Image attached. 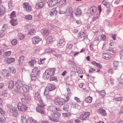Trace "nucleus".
<instances>
[{
  "instance_id": "obj_1",
  "label": "nucleus",
  "mask_w": 123,
  "mask_h": 123,
  "mask_svg": "<svg viewBox=\"0 0 123 123\" xmlns=\"http://www.w3.org/2000/svg\"><path fill=\"white\" fill-rule=\"evenodd\" d=\"M56 69L52 68L48 69L45 71V74L43 75V78L45 79H48L54 74Z\"/></svg>"
},
{
  "instance_id": "obj_2",
  "label": "nucleus",
  "mask_w": 123,
  "mask_h": 123,
  "mask_svg": "<svg viewBox=\"0 0 123 123\" xmlns=\"http://www.w3.org/2000/svg\"><path fill=\"white\" fill-rule=\"evenodd\" d=\"M66 98V99L59 97L55 98L54 99V103L56 105H62L65 102L68 101L69 100V98L68 96H67Z\"/></svg>"
},
{
  "instance_id": "obj_3",
  "label": "nucleus",
  "mask_w": 123,
  "mask_h": 123,
  "mask_svg": "<svg viewBox=\"0 0 123 123\" xmlns=\"http://www.w3.org/2000/svg\"><path fill=\"white\" fill-rule=\"evenodd\" d=\"M17 108L19 111L24 112L28 110V107L21 102H19L17 105Z\"/></svg>"
},
{
  "instance_id": "obj_4",
  "label": "nucleus",
  "mask_w": 123,
  "mask_h": 123,
  "mask_svg": "<svg viewBox=\"0 0 123 123\" xmlns=\"http://www.w3.org/2000/svg\"><path fill=\"white\" fill-rule=\"evenodd\" d=\"M37 105L38 106L36 108L37 111L41 114H44L45 111L44 109V107L45 106V105L43 103H38Z\"/></svg>"
},
{
  "instance_id": "obj_5",
  "label": "nucleus",
  "mask_w": 123,
  "mask_h": 123,
  "mask_svg": "<svg viewBox=\"0 0 123 123\" xmlns=\"http://www.w3.org/2000/svg\"><path fill=\"white\" fill-rule=\"evenodd\" d=\"M35 98L37 101V104L39 103H43L40 93L38 92H36L35 95Z\"/></svg>"
},
{
  "instance_id": "obj_6",
  "label": "nucleus",
  "mask_w": 123,
  "mask_h": 123,
  "mask_svg": "<svg viewBox=\"0 0 123 123\" xmlns=\"http://www.w3.org/2000/svg\"><path fill=\"white\" fill-rule=\"evenodd\" d=\"M90 115V112H86L83 113L80 116V118L82 120H85Z\"/></svg>"
},
{
  "instance_id": "obj_7",
  "label": "nucleus",
  "mask_w": 123,
  "mask_h": 123,
  "mask_svg": "<svg viewBox=\"0 0 123 123\" xmlns=\"http://www.w3.org/2000/svg\"><path fill=\"white\" fill-rule=\"evenodd\" d=\"M32 39L33 43L35 45L37 44L42 40V39L38 36L34 37Z\"/></svg>"
},
{
  "instance_id": "obj_8",
  "label": "nucleus",
  "mask_w": 123,
  "mask_h": 123,
  "mask_svg": "<svg viewBox=\"0 0 123 123\" xmlns=\"http://www.w3.org/2000/svg\"><path fill=\"white\" fill-rule=\"evenodd\" d=\"M23 7L25 9V10L27 12L30 11L31 10V6L28 2H25L23 4Z\"/></svg>"
},
{
  "instance_id": "obj_9",
  "label": "nucleus",
  "mask_w": 123,
  "mask_h": 123,
  "mask_svg": "<svg viewBox=\"0 0 123 123\" xmlns=\"http://www.w3.org/2000/svg\"><path fill=\"white\" fill-rule=\"evenodd\" d=\"M97 11V7L95 6H92L90 8V11L92 14L94 15L96 14Z\"/></svg>"
},
{
  "instance_id": "obj_10",
  "label": "nucleus",
  "mask_w": 123,
  "mask_h": 123,
  "mask_svg": "<svg viewBox=\"0 0 123 123\" xmlns=\"http://www.w3.org/2000/svg\"><path fill=\"white\" fill-rule=\"evenodd\" d=\"M50 110L52 112H54L61 110L60 109L55 106H49Z\"/></svg>"
},
{
  "instance_id": "obj_11",
  "label": "nucleus",
  "mask_w": 123,
  "mask_h": 123,
  "mask_svg": "<svg viewBox=\"0 0 123 123\" xmlns=\"http://www.w3.org/2000/svg\"><path fill=\"white\" fill-rule=\"evenodd\" d=\"M1 73L4 77H8L10 75V72L9 70L4 69L1 71Z\"/></svg>"
},
{
  "instance_id": "obj_12",
  "label": "nucleus",
  "mask_w": 123,
  "mask_h": 123,
  "mask_svg": "<svg viewBox=\"0 0 123 123\" xmlns=\"http://www.w3.org/2000/svg\"><path fill=\"white\" fill-rule=\"evenodd\" d=\"M58 2L57 0H52L49 1L48 4L49 7H51L56 5Z\"/></svg>"
},
{
  "instance_id": "obj_13",
  "label": "nucleus",
  "mask_w": 123,
  "mask_h": 123,
  "mask_svg": "<svg viewBox=\"0 0 123 123\" xmlns=\"http://www.w3.org/2000/svg\"><path fill=\"white\" fill-rule=\"evenodd\" d=\"M22 85V81L20 80H17L16 82L15 85L16 87L18 89L20 88Z\"/></svg>"
},
{
  "instance_id": "obj_14",
  "label": "nucleus",
  "mask_w": 123,
  "mask_h": 123,
  "mask_svg": "<svg viewBox=\"0 0 123 123\" xmlns=\"http://www.w3.org/2000/svg\"><path fill=\"white\" fill-rule=\"evenodd\" d=\"M57 11L56 10V8H54L52 9L51 10L50 15L51 16H54L55 15H56L57 13Z\"/></svg>"
},
{
  "instance_id": "obj_15",
  "label": "nucleus",
  "mask_w": 123,
  "mask_h": 123,
  "mask_svg": "<svg viewBox=\"0 0 123 123\" xmlns=\"http://www.w3.org/2000/svg\"><path fill=\"white\" fill-rule=\"evenodd\" d=\"M98 113H101V114L102 116H105L107 115V113L105 109L100 108L98 110Z\"/></svg>"
},
{
  "instance_id": "obj_16",
  "label": "nucleus",
  "mask_w": 123,
  "mask_h": 123,
  "mask_svg": "<svg viewBox=\"0 0 123 123\" xmlns=\"http://www.w3.org/2000/svg\"><path fill=\"white\" fill-rule=\"evenodd\" d=\"M98 93L99 94V95L102 98H103L105 96L106 92L105 90H102L101 91L98 92Z\"/></svg>"
},
{
  "instance_id": "obj_17",
  "label": "nucleus",
  "mask_w": 123,
  "mask_h": 123,
  "mask_svg": "<svg viewBox=\"0 0 123 123\" xmlns=\"http://www.w3.org/2000/svg\"><path fill=\"white\" fill-rule=\"evenodd\" d=\"M56 88L55 86L53 84H50L48 87L46 88V89L50 91H51L54 90Z\"/></svg>"
},
{
  "instance_id": "obj_18",
  "label": "nucleus",
  "mask_w": 123,
  "mask_h": 123,
  "mask_svg": "<svg viewBox=\"0 0 123 123\" xmlns=\"http://www.w3.org/2000/svg\"><path fill=\"white\" fill-rule=\"evenodd\" d=\"M23 91L25 92H29V88L28 86L24 84L22 87Z\"/></svg>"
},
{
  "instance_id": "obj_19",
  "label": "nucleus",
  "mask_w": 123,
  "mask_h": 123,
  "mask_svg": "<svg viewBox=\"0 0 123 123\" xmlns=\"http://www.w3.org/2000/svg\"><path fill=\"white\" fill-rule=\"evenodd\" d=\"M15 59L14 58H7L6 61V62L8 64H10L15 62Z\"/></svg>"
},
{
  "instance_id": "obj_20",
  "label": "nucleus",
  "mask_w": 123,
  "mask_h": 123,
  "mask_svg": "<svg viewBox=\"0 0 123 123\" xmlns=\"http://www.w3.org/2000/svg\"><path fill=\"white\" fill-rule=\"evenodd\" d=\"M102 57L107 60H108L110 59L111 58V56L108 54L107 53H104L102 55Z\"/></svg>"
},
{
  "instance_id": "obj_21",
  "label": "nucleus",
  "mask_w": 123,
  "mask_h": 123,
  "mask_svg": "<svg viewBox=\"0 0 123 123\" xmlns=\"http://www.w3.org/2000/svg\"><path fill=\"white\" fill-rule=\"evenodd\" d=\"M44 4L42 2H39L37 3L35 7L37 8H41L43 6Z\"/></svg>"
},
{
  "instance_id": "obj_22",
  "label": "nucleus",
  "mask_w": 123,
  "mask_h": 123,
  "mask_svg": "<svg viewBox=\"0 0 123 123\" xmlns=\"http://www.w3.org/2000/svg\"><path fill=\"white\" fill-rule=\"evenodd\" d=\"M36 30L34 29H32L29 31L28 32V34L33 35L35 34L36 33Z\"/></svg>"
},
{
  "instance_id": "obj_23",
  "label": "nucleus",
  "mask_w": 123,
  "mask_h": 123,
  "mask_svg": "<svg viewBox=\"0 0 123 123\" xmlns=\"http://www.w3.org/2000/svg\"><path fill=\"white\" fill-rule=\"evenodd\" d=\"M20 122L21 123H27V120L26 118L24 116H21Z\"/></svg>"
},
{
  "instance_id": "obj_24",
  "label": "nucleus",
  "mask_w": 123,
  "mask_h": 123,
  "mask_svg": "<svg viewBox=\"0 0 123 123\" xmlns=\"http://www.w3.org/2000/svg\"><path fill=\"white\" fill-rule=\"evenodd\" d=\"M107 0H104L102 2V4L106 7H109L110 6V4L107 1Z\"/></svg>"
},
{
  "instance_id": "obj_25",
  "label": "nucleus",
  "mask_w": 123,
  "mask_h": 123,
  "mask_svg": "<svg viewBox=\"0 0 123 123\" xmlns=\"http://www.w3.org/2000/svg\"><path fill=\"white\" fill-rule=\"evenodd\" d=\"M60 116L61 114L58 112L53 113L52 114V117L54 118H58L60 117Z\"/></svg>"
},
{
  "instance_id": "obj_26",
  "label": "nucleus",
  "mask_w": 123,
  "mask_h": 123,
  "mask_svg": "<svg viewBox=\"0 0 123 123\" xmlns=\"http://www.w3.org/2000/svg\"><path fill=\"white\" fill-rule=\"evenodd\" d=\"M53 41V38L51 36L48 37L46 40L47 43L48 44L52 43Z\"/></svg>"
},
{
  "instance_id": "obj_27",
  "label": "nucleus",
  "mask_w": 123,
  "mask_h": 123,
  "mask_svg": "<svg viewBox=\"0 0 123 123\" xmlns=\"http://www.w3.org/2000/svg\"><path fill=\"white\" fill-rule=\"evenodd\" d=\"M92 98L91 97H88L85 98V101L88 103H90L92 102Z\"/></svg>"
},
{
  "instance_id": "obj_28",
  "label": "nucleus",
  "mask_w": 123,
  "mask_h": 123,
  "mask_svg": "<svg viewBox=\"0 0 123 123\" xmlns=\"http://www.w3.org/2000/svg\"><path fill=\"white\" fill-rule=\"evenodd\" d=\"M63 109L64 110L68 111L70 110V108L69 105L66 104L64 105Z\"/></svg>"
},
{
  "instance_id": "obj_29",
  "label": "nucleus",
  "mask_w": 123,
  "mask_h": 123,
  "mask_svg": "<svg viewBox=\"0 0 123 123\" xmlns=\"http://www.w3.org/2000/svg\"><path fill=\"white\" fill-rule=\"evenodd\" d=\"M36 62V61L35 59H32L31 61L29 62V64L31 66H34V64Z\"/></svg>"
},
{
  "instance_id": "obj_30",
  "label": "nucleus",
  "mask_w": 123,
  "mask_h": 123,
  "mask_svg": "<svg viewBox=\"0 0 123 123\" xmlns=\"http://www.w3.org/2000/svg\"><path fill=\"white\" fill-rule=\"evenodd\" d=\"M14 86V82L12 80L10 81L9 82L8 88L10 89H12L13 87Z\"/></svg>"
},
{
  "instance_id": "obj_31",
  "label": "nucleus",
  "mask_w": 123,
  "mask_h": 123,
  "mask_svg": "<svg viewBox=\"0 0 123 123\" xmlns=\"http://www.w3.org/2000/svg\"><path fill=\"white\" fill-rule=\"evenodd\" d=\"M9 71L12 74H15L16 73V70L13 67H9L8 68Z\"/></svg>"
},
{
  "instance_id": "obj_32",
  "label": "nucleus",
  "mask_w": 123,
  "mask_h": 123,
  "mask_svg": "<svg viewBox=\"0 0 123 123\" xmlns=\"http://www.w3.org/2000/svg\"><path fill=\"white\" fill-rule=\"evenodd\" d=\"M10 18L12 19L16 18L15 12L13 11L10 14Z\"/></svg>"
},
{
  "instance_id": "obj_33",
  "label": "nucleus",
  "mask_w": 123,
  "mask_h": 123,
  "mask_svg": "<svg viewBox=\"0 0 123 123\" xmlns=\"http://www.w3.org/2000/svg\"><path fill=\"white\" fill-rule=\"evenodd\" d=\"M42 33L44 36H47L48 35L49 33V31L47 30H43L42 31Z\"/></svg>"
},
{
  "instance_id": "obj_34",
  "label": "nucleus",
  "mask_w": 123,
  "mask_h": 123,
  "mask_svg": "<svg viewBox=\"0 0 123 123\" xmlns=\"http://www.w3.org/2000/svg\"><path fill=\"white\" fill-rule=\"evenodd\" d=\"M1 8L0 9V15H3L5 12V9L3 6H0Z\"/></svg>"
},
{
  "instance_id": "obj_35",
  "label": "nucleus",
  "mask_w": 123,
  "mask_h": 123,
  "mask_svg": "<svg viewBox=\"0 0 123 123\" xmlns=\"http://www.w3.org/2000/svg\"><path fill=\"white\" fill-rule=\"evenodd\" d=\"M24 57L23 56H20L18 60V62L20 65L22 64L24 60Z\"/></svg>"
},
{
  "instance_id": "obj_36",
  "label": "nucleus",
  "mask_w": 123,
  "mask_h": 123,
  "mask_svg": "<svg viewBox=\"0 0 123 123\" xmlns=\"http://www.w3.org/2000/svg\"><path fill=\"white\" fill-rule=\"evenodd\" d=\"M12 24L13 26L16 25L17 24V19L16 18L12 19L11 21Z\"/></svg>"
},
{
  "instance_id": "obj_37",
  "label": "nucleus",
  "mask_w": 123,
  "mask_h": 123,
  "mask_svg": "<svg viewBox=\"0 0 123 123\" xmlns=\"http://www.w3.org/2000/svg\"><path fill=\"white\" fill-rule=\"evenodd\" d=\"M75 15L77 16H79L81 14V11L79 9H77L75 13Z\"/></svg>"
},
{
  "instance_id": "obj_38",
  "label": "nucleus",
  "mask_w": 123,
  "mask_h": 123,
  "mask_svg": "<svg viewBox=\"0 0 123 123\" xmlns=\"http://www.w3.org/2000/svg\"><path fill=\"white\" fill-rule=\"evenodd\" d=\"M25 18L28 20H31L32 18V16L31 15H28L25 16Z\"/></svg>"
},
{
  "instance_id": "obj_39",
  "label": "nucleus",
  "mask_w": 123,
  "mask_h": 123,
  "mask_svg": "<svg viewBox=\"0 0 123 123\" xmlns=\"http://www.w3.org/2000/svg\"><path fill=\"white\" fill-rule=\"evenodd\" d=\"M62 115L64 117H69L71 116V114L69 112H67L66 113H63Z\"/></svg>"
},
{
  "instance_id": "obj_40",
  "label": "nucleus",
  "mask_w": 123,
  "mask_h": 123,
  "mask_svg": "<svg viewBox=\"0 0 123 123\" xmlns=\"http://www.w3.org/2000/svg\"><path fill=\"white\" fill-rule=\"evenodd\" d=\"M31 78L33 81L35 80H36L37 77L34 74H32L31 75Z\"/></svg>"
},
{
  "instance_id": "obj_41",
  "label": "nucleus",
  "mask_w": 123,
  "mask_h": 123,
  "mask_svg": "<svg viewBox=\"0 0 123 123\" xmlns=\"http://www.w3.org/2000/svg\"><path fill=\"white\" fill-rule=\"evenodd\" d=\"M12 115L13 116L15 117H17L18 115V112L17 111H14L13 112Z\"/></svg>"
},
{
  "instance_id": "obj_42",
  "label": "nucleus",
  "mask_w": 123,
  "mask_h": 123,
  "mask_svg": "<svg viewBox=\"0 0 123 123\" xmlns=\"http://www.w3.org/2000/svg\"><path fill=\"white\" fill-rule=\"evenodd\" d=\"M12 52L11 51L6 52L5 53V54L6 56H9L11 54Z\"/></svg>"
},
{
  "instance_id": "obj_43",
  "label": "nucleus",
  "mask_w": 123,
  "mask_h": 123,
  "mask_svg": "<svg viewBox=\"0 0 123 123\" xmlns=\"http://www.w3.org/2000/svg\"><path fill=\"white\" fill-rule=\"evenodd\" d=\"M17 43V41L16 39H15L12 40L11 41V43L12 45H14L16 44Z\"/></svg>"
},
{
  "instance_id": "obj_44",
  "label": "nucleus",
  "mask_w": 123,
  "mask_h": 123,
  "mask_svg": "<svg viewBox=\"0 0 123 123\" xmlns=\"http://www.w3.org/2000/svg\"><path fill=\"white\" fill-rule=\"evenodd\" d=\"M99 14H98L96 13V14L94 15L93 20L94 21H95L96 19L98 18L99 16Z\"/></svg>"
},
{
  "instance_id": "obj_45",
  "label": "nucleus",
  "mask_w": 123,
  "mask_h": 123,
  "mask_svg": "<svg viewBox=\"0 0 123 123\" xmlns=\"http://www.w3.org/2000/svg\"><path fill=\"white\" fill-rule=\"evenodd\" d=\"M19 37L20 39L22 40L25 38V36L24 35L20 33L19 35Z\"/></svg>"
},
{
  "instance_id": "obj_46",
  "label": "nucleus",
  "mask_w": 123,
  "mask_h": 123,
  "mask_svg": "<svg viewBox=\"0 0 123 123\" xmlns=\"http://www.w3.org/2000/svg\"><path fill=\"white\" fill-rule=\"evenodd\" d=\"M49 80L50 81H56L57 80V79L55 77H52L49 79Z\"/></svg>"
},
{
  "instance_id": "obj_47",
  "label": "nucleus",
  "mask_w": 123,
  "mask_h": 123,
  "mask_svg": "<svg viewBox=\"0 0 123 123\" xmlns=\"http://www.w3.org/2000/svg\"><path fill=\"white\" fill-rule=\"evenodd\" d=\"M72 105L73 107L76 109L78 108L79 106L78 104L73 103Z\"/></svg>"
},
{
  "instance_id": "obj_48",
  "label": "nucleus",
  "mask_w": 123,
  "mask_h": 123,
  "mask_svg": "<svg viewBox=\"0 0 123 123\" xmlns=\"http://www.w3.org/2000/svg\"><path fill=\"white\" fill-rule=\"evenodd\" d=\"M0 113L2 115H4L5 113V112L0 107Z\"/></svg>"
},
{
  "instance_id": "obj_49",
  "label": "nucleus",
  "mask_w": 123,
  "mask_h": 123,
  "mask_svg": "<svg viewBox=\"0 0 123 123\" xmlns=\"http://www.w3.org/2000/svg\"><path fill=\"white\" fill-rule=\"evenodd\" d=\"M85 32H81L80 33V37L82 38L84 37L85 35Z\"/></svg>"
},
{
  "instance_id": "obj_50",
  "label": "nucleus",
  "mask_w": 123,
  "mask_h": 123,
  "mask_svg": "<svg viewBox=\"0 0 123 123\" xmlns=\"http://www.w3.org/2000/svg\"><path fill=\"white\" fill-rule=\"evenodd\" d=\"M104 23L105 25H108L110 24V22L108 20H105L104 22Z\"/></svg>"
},
{
  "instance_id": "obj_51",
  "label": "nucleus",
  "mask_w": 123,
  "mask_h": 123,
  "mask_svg": "<svg viewBox=\"0 0 123 123\" xmlns=\"http://www.w3.org/2000/svg\"><path fill=\"white\" fill-rule=\"evenodd\" d=\"M49 91L46 88L44 92V95L46 96L48 95L49 93Z\"/></svg>"
},
{
  "instance_id": "obj_52",
  "label": "nucleus",
  "mask_w": 123,
  "mask_h": 123,
  "mask_svg": "<svg viewBox=\"0 0 123 123\" xmlns=\"http://www.w3.org/2000/svg\"><path fill=\"white\" fill-rule=\"evenodd\" d=\"M106 36L103 34L101 36V38H102L103 41H105L106 39Z\"/></svg>"
},
{
  "instance_id": "obj_53",
  "label": "nucleus",
  "mask_w": 123,
  "mask_h": 123,
  "mask_svg": "<svg viewBox=\"0 0 123 123\" xmlns=\"http://www.w3.org/2000/svg\"><path fill=\"white\" fill-rule=\"evenodd\" d=\"M49 119L51 121L54 122H58V120L56 119H54L53 118H52L51 117L49 116Z\"/></svg>"
},
{
  "instance_id": "obj_54",
  "label": "nucleus",
  "mask_w": 123,
  "mask_h": 123,
  "mask_svg": "<svg viewBox=\"0 0 123 123\" xmlns=\"http://www.w3.org/2000/svg\"><path fill=\"white\" fill-rule=\"evenodd\" d=\"M96 67H97L98 68L101 69L102 68V65L99 63H98Z\"/></svg>"
},
{
  "instance_id": "obj_55",
  "label": "nucleus",
  "mask_w": 123,
  "mask_h": 123,
  "mask_svg": "<svg viewBox=\"0 0 123 123\" xmlns=\"http://www.w3.org/2000/svg\"><path fill=\"white\" fill-rule=\"evenodd\" d=\"M98 9L99 11V14H100L101 12L102 11V7H101V5H99L98 7Z\"/></svg>"
},
{
  "instance_id": "obj_56",
  "label": "nucleus",
  "mask_w": 123,
  "mask_h": 123,
  "mask_svg": "<svg viewBox=\"0 0 123 123\" xmlns=\"http://www.w3.org/2000/svg\"><path fill=\"white\" fill-rule=\"evenodd\" d=\"M64 42V41L63 39H61L59 42V43H58V45L59 46H60L62 45V44Z\"/></svg>"
},
{
  "instance_id": "obj_57",
  "label": "nucleus",
  "mask_w": 123,
  "mask_h": 123,
  "mask_svg": "<svg viewBox=\"0 0 123 123\" xmlns=\"http://www.w3.org/2000/svg\"><path fill=\"white\" fill-rule=\"evenodd\" d=\"M60 2L62 5H65L66 4V0H61Z\"/></svg>"
},
{
  "instance_id": "obj_58",
  "label": "nucleus",
  "mask_w": 123,
  "mask_h": 123,
  "mask_svg": "<svg viewBox=\"0 0 123 123\" xmlns=\"http://www.w3.org/2000/svg\"><path fill=\"white\" fill-rule=\"evenodd\" d=\"M21 101L23 103L25 104L26 103V100L25 98H22L21 99Z\"/></svg>"
},
{
  "instance_id": "obj_59",
  "label": "nucleus",
  "mask_w": 123,
  "mask_h": 123,
  "mask_svg": "<svg viewBox=\"0 0 123 123\" xmlns=\"http://www.w3.org/2000/svg\"><path fill=\"white\" fill-rule=\"evenodd\" d=\"M95 70L96 69H94L93 68H90L89 72L90 73H92L93 72L95 71Z\"/></svg>"
},
{
  "instance_id": "obj_60",
  "label": "nucleus",
  "mask_w": 123,
  "mask_h": 123,
  "mask_svg": "<svg viewBox=\"0 0 123 123\" xmlns=\"http://www.w3.org/2000/svg\"><path fill=\"white\" fill-rule=\"evenodd\" d=\"M115 100L117 101H121L122 100V99L121 97H118L117 98H116L115 99Z\"/></svg>"
},
{
  "instance_id": "obj_61",
  "label": "nucleus",
  "mask_w": 123,
  "mask_h": 123,
  "mask_svg": "<svg viewBox=\"0 0 123 123\" xmlns=\"http://www.w3.org/2000/svg\"><path fill=\"white\" fill-rule=\"evenodd\" d=\"M46 59L44 58V59H40V62H41V64H43L44 63V61Z\"/></svg>"
},
{
  "instance_id": "obj_62",
  "label": "nucleus",
  "mask_w": 123,
  "mask_h": 123,
  "mask_svg": "<svg viewBox=\"0 0 123 123\" xmlns=\"http://www.w3.org/2000/svg\"><path fill=\"white\" fill-rule=\"evenodd\" d=\"M108 72L109 73L112 74L113 73V70L112 69H108Z\"/></svg>"
},
{
  "instance_id": "obj_63",
  "label": "nucleus",
  "mask_w": 123,
  "mask_h": 123,
  "mask_svg": "<svg viewBox=\"0 0 123 123\" xmlns=\"http://www.w3.org/2000/svg\"><path fill=\"white\" fill-rule=\"evenodd\" d=\"M38 70V68H37L35 67L32 70V72L33 73H35Z\"/></svg>"
},
{
  "instance_id": "obj_64",
  "label": "nucleus",
  "mask_w": 123,
  "mask_h": 123,
  "mask_svg": "<svg viewBox=\"0 0 123 123\" xmlns=\"http://www.w3.org/2000/svg\"><path fill=\"white\" fill-rule=\"evenodd\" d=\"M73 120H71L65 122V123H73Z\"/></svg>"
}]
</instances>
